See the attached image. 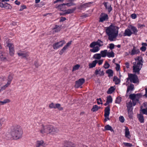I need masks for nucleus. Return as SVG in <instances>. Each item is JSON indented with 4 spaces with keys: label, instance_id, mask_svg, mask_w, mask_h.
<instances>
[{
    "label": "nucleus",
    "instance_id": "1",
    "mask_svg": "<svg viewBox=\"0 0 147 147\" xmlns=\"http://www.w3.org/2000/svg\"><path fill=\"white\" fill-rule=\"evenodd\" d=\"M22 134V128L19 125H15L12 127L6 133L5 136L8 139L17 140L20 138Z\"/></svg>",
    "mask_w": 147,
    "mask_h": 147
},
{
    "label": "nucleus",
    "instance_id": "2",
    "mask_svg": "<svg viewBox=\"0 0 147 147\" xmlns=\"http://www.w3.org/2000/svg\"><path fill=\"white\" fill-rule=\"evenodd\" d=\"M118 26L111 25L110 26L106 28L105 31L108 36V39L110 41H113L117 36L118 34Z\"/></svg>",
    "mask_w": 147,
    "mask_h": 147
},
{
    "label": "nucleus",
    "instance_id": "3",
    "mask_svg": "<svg viewBox=\"0 0 147 147\" xmlns=\"http://www.w3.org/2000/svg\"><path fill=\"white\" fill-rule=\"evenodd\" d=\"M142 57L139 56L137 57V59H135L136 62L133 63V71L135 73H138L139 74L140 71L141 70L142 66Z\"/></svg>",
    "mask_w": 147,
    "mask_h": 147
},
{
    "label": "nucleus",
    "instance_id": "4",
    "mask_svg": "<svg viewBox=\"0 0 147 147\" xmlns=\"http://www.w3.org/2000/svg\"><path fill=\"white\" fill-rule=\"evenodd\" d=\"M13 75L12 74H9L7 79V83L3 86H1L2 83H0V92L5 90L10 85L13 79Z\"/></svg>",
    "mask_w": 147,
    "mask_h": 147
},
{
    "label": "nucleus",
    "instance_id": "5",
    "mask_svg": "<svg viewBox=\"0 0 147 147\" xmlns=\"http://www.w3.org/2000/svg\"><path fill=\"white\" fill-rule=\"evenodd\" d=\"M142 96L141 94H131L129 96V98L132 100L133 105L135 106L137 102L139 100V99Z\"/></svg>",
    "mask_w": 147,
    "mask_h": 147
},
{
    "label": "nucleus",
    "instance_id": "6",
    "mask_svg": "<svg viewBox=\"0 0 147 147\" xmlns=\"http://www.w3.org/2000/svg\"><path fill=\"white\" fill-rule=\"evenodd\" d=\"M128 77L127 78V82L129 80L131 82L134 83H136L139 82L138 78L137 76L134 74H128Z\"/></svg>",
    "mask_w": 147,
    "mask_h": 147
},
{
    "label": "nucleus",
    "instance_id": "7",
    "mask_svg": "<svg viewBox=\"0 0 147 147\" xmlns=\"http://www.w3.org/2000/svg\"><path fill=\"white\" fill-rule=\"evenodd\" d=\"M49 125H42L41 127L40 130V132L42 134H49Z\"/></svg>",
    "mask_w": 147,
    "mask_h": 147
},
{
    "label": "nucleus",
    "instance_id": "8",
    "mask_svg": "<svg viewBox=\"0 0 147 147\" xmlns=\"http://www.w3.org/2000/svg\"><path fill=\"white\" fill-rule=\"evenodd\" d=\"M65 43L64 40H62L54 43L53 45V47L54 49H57L62 47Z\"/></svg>",
    "mask_w": 147,
    "mask_h": 147
},
{
    "label": "nucleus",
    "instance_id": "9",
    "mask_svg": "<svg viewBox=\"0 0 147 147\" xmlns=\"http://www.w3.org/2000/svg\"><path fill=\"white\" fill-rule=\"evenodd\" d=\"M59 131V130L57 128L49 125V134H55L58 133Z\"/></svg>",
    "mask_w": 147,
    "mask_h": 147
},
{
    "label": "nucleus",
    "instance_id": "10",
    "mask_svg": "<svg viewBox=\"0 0 147 147\" xmlns=\"http://www.w3.org/2000/svg\"><path fill=\"white\" fill-rule=\"evenodd\" d=\"M17 54L19 57L25 58L26 59H28V57L29 55V53L25 51H19L17 53Z\"/></svg>",
    "mask_w": 147,
    "mask_h": 147
},
{
    "label": "nucleus",
    "instance_id": "11",
    "mask_svg": "<svg viewBox=\"0 0 147 147\" xmlns=\"http://www.w3.org/2000/svg\"><path fill=\"white\" fill-rule=\"evenodd\" d=\"M103 45V42L100 39H98L96 42H92L90 44V47L91 48L94 47L96 45H98L100 47Z\"/></svg>",
    "mask_w": 147,
    "mask_h": 147
},
{
    "label": "nucleus",
    "instance_id": "12",
    "mask_svg": "<svg viewBox=\"0 0 147 147\" xmlns=\"http://www.w3.org/2000/svg\"><path fill=\"white\" fill-rule=\"evenodd\" d=\"M85 82V80L84 78H80L78 81L76 82L75 87L76 88H78L81 86Z\"/></svg>",
    "mask_w": 147,
    "mask_h": 147
},
{
    "label": "nucleus",
    "instance_id": "13",
    "mask_svg": "<svg viewBox=\"0 0 147 147\" xmlns=\"http://www.w3.org/2000/svg\"><path fill=\"white\" fill-rule=\"evenodd\" d=\"M9 50L10 54L11 56H13L14 54V45L11 43H8L7 45Z\"/></svg>",
    "mask_w": 147,
    "mask_h": 147
},
{
    "label": "nucleus",
    "instance_id": "14",
    "mask_svg": "<svg viewBox=\"0 0 147 147\" xmlns=\"http://www.w3.org/2000/svg\"><path fill=\"white\" fill-rule=\"evenodd\" d=\"M108 18V15L105 13H102L100 16L99 22H103V21L107 20Z\"/></svg>",
    "mask_w": 147,
    "mask_h": 147
},
{
    "label": "nucleus",
    "instance_id": "15",
    "mask_svg": "<svg viewBox=\"0 0 147 147\" xmlns=\"http://www.w3.org/2000/svg\"><path fill=\"white\" fill-rule=\"evenodd\" d=\"M0 60L3 61H5L7 60L5 53L2 51H0Z\"/></svg>",
    "mask_w": 147,
    "mask_h": 147
},
{
    "label": "nucleus",
    "instance_id": "16",
    "mask_svg": "<svg viewBox=\"0 0 147 147\" xmlns=\"http://www.w3.org/2000/svg\"><path fill=\"white\" fill-rule=\"evenodd\" d=\"M128 27L132 31V34H133L135 35L137 34L138 31L136 27L131 25H129Z\"/></svg>",
    "mask_w": 147,
    "mask_h": 147
},
{
    "label": "nucleus",
    "instance_id": "17",
    "mask_svg": "<svg viewBox=\"0 0 147 147\" xmlns=\"http://www.w3.org/2000/svg\"><path fill=\"white\" fill-rule=\"evenodd\" d=\"M45 143L43 140H38L36 142V147H40L41 146H45Z\"/></svg>",
    "mask_w": 147,
    "mask_h": 147
},
{
    "label": "nucleus",
    "instance_id": "18",
    "mask_svg": "<svg viewBox=\"0 0 147 147\" xmlns=\"http://www.w3.org/2000/svg\"><path fill=\"white\" fill-rule=\"evenodd\" d=\"M132 34V32L130 29H126L124 33L123 36H130Z\"/></svg>",
    "mask_w": 147,
    "mask_h": 147
},
{
    "label": "nucleus",
    "instance_id": "19",
    "mask_svg": "<svg viewBox=\"0 0 147 147\" xmlns=\"http://www.w3.org/2000/svg\"><path fill=\"white\" fill-rule=\"evenodd\" d=\"M140 53V51L139 49L136 48L135 47H134L133 49L132 50L130 53V55H135L137 54Z\"/></svg>",
    "mask_w": 147,
    "mask_h": 147
},
{
    "label": "nucleus",
    "instance_id": "20",
    "mask_svg": "<svg viewBox=\"0 0 147 147\" xmlns=\"http://www.w3.org/2000/svg\"><path fill=\"white\" fill-rule=\"evenodd\" d=\"M110 106H109L105 108V113L104 116L105 117H109L110 114Z\"/></svg>",
    "mask_w": 147,
    "mask_h": 147
},
{
    "label": "nucleus",
    "instance_id": "21",
    "mask_svg": "<svg viewBox=\"0 0 147 147\" xmlns=\"http://www.w3.org/2000/svg\"><path fill=\"white\" fill-rule=\"evenodd\" d=\"M108 3L107 2H104L103 3V4L105 6L106 8L108 9L109 12H110L112 10V8L111 5H109V6H107V4Z\"/></svg>",
    "mask_w": 147,
    "mask_h": 147
},
{
    "label": "nucleus",
    "instance_id": "22",
    "mask_svg": "<svg viewBox=\"0 0 147 147\" xmlns=\"http://www.w3.org/2000/svg\"><path fill=\"white\" fill-rule=\"evenodd\" d=\"M96 60L93 61L92 63L89 64L88 66L89 68H92L95 67L97 63Z\"/></svg>",
    "mask_w": 147,
    "mask_h": 147
},
{
    "label": "nucleus",
    "instance_id": "23",
    "mask_svg": "<svg viewBox=\"0 0 147 147\" xmlns=\"http://www.w3.org/2000/svg\"><path fill=\"white\" fill-rule=\"evenodd\" d=\"M95 74L96 75H99L100 76H103L104 73L103 71H101L100 69H96L95 71Z\"/></svg>",
    "mask_w": 147,
    "mask_h": 147
},
{
    "label": "nucleus",
    "instance_id": "24",
    "mask_svg": "<svg viewBox=\"0 0 147 147\" xmlns=\"http://www.w3.org/2000/svg\"><path fill=\"white\" fill-rule=\"evenodd\" d=\"M65 3H63L59 5L57 8L61 11H64L65 10Z\"/></svg>",
    "mask_w": 147,
    "mask_h": 147
},
{
    "label": "nucleus",
    "instance_id": "25",
    "mask_svg": "<svg viewBox=\"0 0 147 147\" xmlns=\"http://www.w3.org/2000/svg\"><path fill=\"white\" fill-rule=\"evenodd\" d=\"M11 100L9 99H5L3 101H0V105H3L9 103L10 102Z\"/></svg>",
    "mask_w": 147,
    "mask_h": 147
},
{
    "label": "nucleus",
    "instance_id": "26",
    "mask_svg": "<svg viewBox=\"0 0 147 147\" xmlns=\"http://www.w3.org/2000/svg\"><path fill=\"white\" fill-rule=\"evenodd\" d=\"M134 89V85L132 84H130L127 88V92L128 93L129 91H132Z\"/></svg>",
    "mask_w": 147,
    "mask_h": 147
},
{
    "label": "nucleus",
    "instance_id": "27",
    "mask_svg": "<svg viewBox=\"0 0 147 147\" xmlns=\"http://www.w3.org/2000/svg\"><path fill=\"white\" fill-rule=\"evenodd\" d=\"M105 129L104 131L110 130L111 131H114L113 129H112V127L109 125H105L104 128Z\"/></svg>",
    "mask_w": 147,
    "mask_h": 147
},
{
    "label": "nucleus",
    "instance_id": "28",
    "mask_svg": "<svg viewBox=\"0 0 147 147\" xmlns=\"http://www.w3.org/2000/svg\"><path fill=\"white\" fill-rule=\"evenodd\" d=\"M114 86H111L109 88L107 92L108 94H111L115 90V88Z\"/></svg>",
    "mask_w": 147,
    "mask_h": 147
},
{
    "label": "nucleus",
    "instance_id": "29",
    "mask_svg": "<svg viewBox=\"0 0 147 147\" xmlns=\"http://www.w3.org/2000/svg\"><path fill=\"white\" fill-rule=\"evenodd\" d=\"M127 110L129 109H132V102L131 100H130L128 102L126 103Z\"/></svg>",
    "mask_w": 147,
    "mask_h": 147
},
{
    "label": "nucleus",
    "instance_id": "30",
    "mask_svg": "<svg viewBox=\"0 0 147 147\" xmlns=\"http://www.w3.org/2000/svg\"><path fill=\"white\" fill-rule=\"evenodd\" d=\"M100 108L97 105H95L93 106L92 108L91 109V111L93 112H95L98 111Z\"/></svg>",
    "mask_w": 147,
    "mask_h": 147
},
{
    "label": "nucleus",
    "instance_id": "31",
    "mask_svg": "<svg viewBox=\"0 0 147 147\" xmlns=\"http://www.w3.org/2000/svg\"><path fill=\"white\" fill-rule=\"evenodd\" d=\"M101 57V54L99 53L95 54L93 56V58L98 60L100 59Z\"/></svg>",
    "mask_w": 147,
    "mask_h": 147
},
{
    "label": "nucleus",
    "instance_id": "32",
    "mask_svg": "<svg viewBox=\"0 0 147 147\" xmlns=\"http://www.w3.org/2000/svg\"><path fill=\"white\" fill-rule=\"evenodd\" d=\"M107 73L108 74L109 76L111 77L113 76V71L111 69H109L106 71Z\"/></svg>",
    "mask_w": 147,
    "mask_h": 147
},
{
    "label": "nucleus",
    "instance_id": "33",
    "mask_svg": "<svg viewBox=\"0 0 147 147\" xmlns=\"http://www.w3.org/2000/svg\"><path fill=\"white\" fill-rule=\"evenodd\" d=\"M107 50H105L103 51H101L100 52L101 57H105L107 55Z\"/></svg>",
    "mask_w": 147,
    "mask_h": 147
},
{
    "label": "nucleus",
    "instance_id": "34",
    "mask_svg": "<svg viewBox=\"0 0 147 147\" xmlns=\"http://www.w3.org/2000/svg\"><path fill=\"white\" fill-rule=\"evenodd\" d=\"M93 49H90V51L93 53H95L98 51L99 50V48L98 46H96L95 47H93Z\"/></svg>",
    "mask_w": 147,
    "mask_h": 147
},
{
    "label": "nucleus",
    "instance_id": "35",
    "mask_svg": "<svg viewBox=\"0 0 147 147\" xmlns=\"http://www.w3.org/2000/svg\"><path fill=\"white\" fill-rule=\"evenodd\" d=\"M138 117L139 120L141 123H143L144 121V119L143 116L141 114L138 115Z\"/></svg>",
    "mask_w": 147,
    "mask_h": 147
},
{
    "label": "nucleus",
    "instance_id": "36",
    "mask_svg": "<svg viewBox=\"0 0 147 147\" xmlns=\"http://www.w3.org/2000/svg\"><path fill=\"white\" fill-rule=\"evenodd\" d=\"M4 8L7 9H11L12 8V7L10 4L7 3H5Z\"/></svg>",
    "mask_w": 147,
    "mask_h": 147
},
{
    "label": "nucleus",
    "instance_id": "37",
    "mask_svg": "<svg viewBox=\"0 0 147 147\" xmlns=\"http://www.w3.org/2000/svg\"><path fill=\"white\" fill-rule=\"evenodd\" d=\"M132 109H127L128 116L130 118H132V117L133 112Z\"/></svg>",
    "mask_w": 147,
    "mask_h": 147
},
{
    "label": "nucleus",
    "instance_id": "38",
    "mask_svg": "<svg viewBox=\"0 0 147 147\" xmlns=\"http://www.w3.org/2000/svg\"><path fill=\"white\" fill-rule=\"evenodd\" d=\"M113 81L115 82L116 84H119L120 82L119 79L116 76H114L113 79Z\"/></svg>",
    "mask_w": 147,
    "mask_h": 147
},
{
    "label": "nucleus",
    "instance_id": "39",
    "mask_svg": "<svg viewBox=\"0 0 147 147\" xmlns=\"http://www.w3.org/2000/svg\"><path fill=\"white\" fill-rule=\"evenodd\" d=\"M72 145V144L71 142H66L63 147H73Z\"/></svg>",
    "mask_w": 147,
    "mask_h": 147
},
{
    "label": "nucleus",
    "instance_id": "40",
    "mask_svg": "<svg viewBox=\"0 0 147 147\" xmlns=\"http://www.w3.org/2000/svg\"><path fill=\"white\" fill-rule=\"evenodd\" d=\"M68 48V47L65 46L59 52V54L60 55H62L65 51Z\"/></svg>",
    "mask_w": 147,
    "mask_h": 147
},
{
    "label": "nucleus",
    "instance_id": "41",
    "mask_svg": "<svg viewBox=\"0 0 147 147\" xmlns=\"http://www.w3.org/2000/svg\"><path fill=\"white\" fill-rule=\"evenodd\" d=\"M76 8L69 9L67 10L65 13L66 14H69L73 13L75 10Z\"/></svg>",
    "mask_w": 147,
    "mask_h": 147
},
{
    "label": "nucleus",
    "instance_id": "42",
    "mask_svg": "<svg viewBox=\"0 0 147 147\" xmlns=\"http://www.w3.org/2000/svg\"><path fill=\"white\" fill-rule=\"evenodd\" d=\"M129 129L128 128H126L125 129V136L129 138Z\"/></svg>",
    "mask_w": 147,
    "mask_h": 147
},
{
    "label": "nucleus",
    "instance_id": "43",
    "mask_svg": "<svg viewBox=\"0 0 147 147\" xmlns=\"http://www.w3.org/2000/svg\"><path fill=\"white\" fill-rule=\"evenodd\" d=\"M107 55L109 57H113L114 56V54L112 51H111V52H107Z\"/></svg>",
    "mask_w": 147,
    "mask_h": 147
},
{
    "label": "nucleus",
    "instance_id": "44",
    "mask_svg": "<svg viewBox=\"0 0 147 147\" xmlns=\"http://www.w3.org/2000/svg\"><path fill=\"white\" fill-rule=\"evenodd\" d=\"M80 65L78 64H77L74 66L73 67L72 71H75L78 70L80 67Z\"/></svg>",
    "mask_w": 147,
    "mask_h": 147
},
{
    "label": "nucleus",
    "instance_id": "45",
    "mask_svg": "<svg viewBox=\"0 0 147 147\" xmlns=\"http://www.w3.org/2000/svg\"><path fill=\"white\" fill-rule=\"evenodd\" d=\"M107 101L109 103H111L112 102V98L111 96H108L107 98Z\"/></svg>",
    "mask_w": 147,
    "mask_h": 147
},
{
    "label": "nucleus",
    "instance_id": "46",
    "mask_svg": "<svg viewBox=\"0 0 147 147\" xmlns=\"http://www.w3.org/2000/svg\"><path fill=\"white\" fill-rule=\"evenodd\" d=\"M55 109L57 108L59 110H63V108L61 107V105L59 103L56 104L55 106Z\"/></svg>",
    "mask_w": 147,
    "mask_h": 147
},
{
    "label": "nucleus",
    "instance_id": "47",
    "mask_svg": "<svg viewBox=\"0 0 147 147\" xmlns=\"http://www.w3.org/2000/svg\"><path fill=\"white\" fill-rule=\"evenodd\" d=\"M142 107H141L142 112L144 114L147 115V108L142 109Z\"/></svg>",
    "mask_w": 147,
    "mask_h": 147
},
{
    "label": "nucleus",
    "instance_id": "48",
    "mask_svg": "<svg viewBox=\"0 0 147 147\" xmlns=\"http://www.w3.org/2000/svg\"><path fill=\"white\" fill-rule=\"evenodd\" d=\"M110 66L109 64L108 63L107 61L105 62V63L104 65V67L105 69H107Z\"/></svg>",
    "mask_w": 147,
    "mask_h": 147
},
{
    "label": "nucleus",
    "instance_id": "49",
    "mask_svg": "<svg viewBox=\"0 0 147 147\" xmlns=\"http://www.w3.org/2000/svg\"><path fill=\"white\" fill-rule=\"evenodd\" d=\"M121 101V99L120 97H117L115 100L116 103L119 104Z\"/></svg>",
    "mask_w": 147,
    "mask_h": 147
},
{
    "label": "nucleus",
    "instance_id": "50",
    "mask_svg": "<svg viewBox=\"0 0 147 147\" xmlns=\"http://www.w3.org/2000/svg\"><path fill=\"white\" fill-rule=\"evenodd\" d=\"M55 104L52 103L49 104V107L51 109L53 108L55 109Z\"/></svg>",
    "mask_w": 147,
    "mask_h": 147
},
{
    "label": "nucleus",
    "instance_id": "51",
    "mask_svg": "<svg viewBox=\"0 0 147 147\" xmlns=\"http://www.w3.org/2000/svg\"><path fill=\"white\" fill-rule=\"evenodd\" d=\"M96 100L97 101V103L98 105L102 104V101L100 98H97Z\"/></svg>",
    "mask_w": 147,
    "mask_h": 147
},
{
    "label": "nucleus",
    "instance_id": "52",
    "mask_svg": "<svg viewBox=\"0 0 147 147\" xmlns=\"http://www.w3.org/2000/svg\"><path fill=\"white\" fill-rule=\"evenodd\" d=\"M54 29L55 30H54L55 32H57L60 31L59 27L57 25H56Z\"/></svg>",
    "mask_w": 147,
    "mask_h": 147
},
{
    "label": "nucleus",
    "instance_id": "53",
    "mask_svg": "<svg viewBox=\"0 0 147 147\" xmlns=\"http://www.w3.org/2000/svg\"><path fill=\"white\" fill-rule=\"evenodd\" d=\"M119 120L121 122L123 123L125 121V119L123 116H120L119 117Z\"/></svg>",
    "mask_w": 147,
    "mask_h": 147
},
{
    "label": "nucleus",
    "instance_id": "54",
    "mask_svg": "<svg viewBox=\"0 0 147 147\" xmlns=\"http://www.w3.org/2000/svg\"><path fill=\"white\" fill-rule=\"evenodd\" d=\"M124 145L127 147H131L132 146V144H131L128 143L124 142Z\"/></svg>",
    "mask_w": 147,
    "mask_h": 147
},
{
    "label": "nucleus",
    "instance_id": "55",
    "mask_svg": "<svg viewBox=\"0 0 147 147\" xmlns=\"http://www.w3.org/2000/svg\"><path fill=\"white\" fill-rule=\"evenodd\" d=\"M5 119L4 118H2L0 119V123L3 125L5 123Z\"/></svg>",
    "mask_w": 147,
    "mask_h": 147
},
{
    "label": "nucleus",
    "instance_id": "56",
    "mask_svg": "<svg viewBox=\"0 0 147 147\" xmlns=\"http://www.w3.org/2000/svg\"><path fill=\"white\" fill-rule=\"evenodd\" d=\"M65 5H66L68 7H69V6H71L72 5H75V3H72V2H71V3H65Z\"/></svg>",
    "mask_w": 147,
    "mask_h": 147
},
{
    "label": "nucleus",
    "instance_id": "57",
    "mask_svg": "<svg viewBox=\"0 0 147 147\" xmlns=\"http://www.w3.org/2000/svg\"><path fill=\"white\" fill-rule=\"evenodd\" d=\"M96 62H97V63H98V65H101L103 62V59H101V60H96Z\"/></svg>",
    "mask_w": 147,
    "mask_h": 147
},
{
    "label": "nucleus",
    "instance_id": "58",
    "mask_svg": "<svg viewBox=\"0 0 147 147\" xmlns=\"http://www.w3.org/2000/svg\"><path fill=\"white\" fill-rule=\"evenodd\" d=\"M26 8V6L25 5H22L21 7V8L20 9H19L20 11H22L24 9H25Z\"/></svg>",
    "mask_w": 147,
    "mask_h": 147
},
{
    "label": "nucleus",
    "instance_id": "59",
    "mask_svg": "<svg viewBox=\"0 0 147 147\" xmlns=\"http://www.w3.org/2000/svg\"><path fill=\"white\" fill-rule=\"evenodd\" d=\"M109 48L111 49H113L114 48V45L113 44L111 43L109 44Z\"/></svg>",
    "mask_w": 147,
    "mask_h": 147
},
{
    "label": "nucleus",
    "instance_id": "60",
    "mask_svg": "<svg viewBox=\"0 0 147 147\" xmlns=\"http://www.w3.org/2000/svg\"><path fill=\"white\" fill-rule=\"evenodd\" d=\"M131 18L134 19H135L137 17L135 13H133L131 15Z\"/></svg>",
    "mask_w": 147,
    "mask_h": 147
},
{
    "label": "nucleus",
    "instance_id": "61",
    "mask_svg": "<svg viewBox=\"0 0 147 147\" xmlns=\"http://www.w3.org/2000/svg\"><path fill=\"white\" fill-rule=\"evenodd\" d=\"M116 69L117 71L119 70L120 68V65L116 63Z\"/></svg>",
    "mask_w": 147,
    "mask_h": 147
},
{
    "label": "nucleus",
    "instance_id": "62",
    "mask_svg": "<svg viewBox=\"0 0 147 147\" xmlns=\"http://www.w3.org/2000/svg\"><path fill=\"white\" fill-rule=\"evenodd\" d=\"M146 49V47L144 46H142L140 48V49L143 51H144Z\"/></svg>",
    "mask_w": 147,
    "mask_h": 147
},
{
    "label": "nucleus",
    "instance_id": "63",
    "mask_svg": "<svg viewBox=\"0 0 147 147\" xmlns=\"http://www.w3.org/2000/svg\"><path fill=\"white\" fill-rule=\"evenodd\" d=\"M72 42V41H71L69 42H68L66 45H65L66 47L68 48V47H69L70 45L71 44Z\"/></svg>",
    "mask_w": 147,
    "mask_h": 147
},
{
    "label": "nucleus",
    "instance_id": "64",
    "mask_svg": "<svg viewBox=\"0 0 147 147\" xmlns=\"http://www.w3.org/2000/svg\"><path fill=\"white\" fill-rule=\"evenodd\" d=\"M15 4L18 5H19L20 4V2L18 1L17 0H16L15 1Z\"/></svg>",
    "mask_w": 147,
    "mask_h": 147
}]
</instances>
